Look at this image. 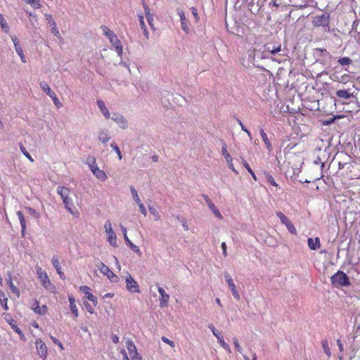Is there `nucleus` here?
<instances>
[{
  "instance_id": "obj_1",
  "label": "nucleus",
  "mask_w": 360,
  "mask_h": 360,
  "mask_svg": "<svg viewBox=\"0 0 360 360\" xmlns=\"http://www.w3.org/2000/svg\"><path fill=\"white\" fill-rule=\"evenodd\" d=\"M330 282L332 285L337 288L348 287L351 285L349 277L341 270H338L330 277Z\"/></svg>"
},
{
  "instance_id": "obj_2",
  "label": "nucleus",
  "mask_w": 360,
  "mask_h": 360,
  "mask_svg": "<svg viewBox=\"0 0 360 360\" xmlns=\"http://www.w3.org/2000/svg\"><path fill=\"white\" fill-rule=\"evenodd\" d=\"M70 190L67 187L64 186H58L57 188V193L61 196L63 202L65 205V207L70 212L73 213L72 210V207L73 206V203L72 200L68 197Z\"/></svg>"
},
{
  "instance_id": "obj_3",
  "label": "nucleus",
  "mask_w": 360,
  "mask_h": 360,
  "mask_svg": "<svg viewBox=\"0 0 360 360\" xmlns=\"http://www.w3.org/2000/svg\"><path fill=\"white\" fill-rule=\"evenodd\" d=\"M330 13L327 12L322 13L313 17L312 24L314 27H329Z\"/></svg>"
},
{
  "instance_id": "obj_4",
  "label": "nucleus",
  "mask_w": 360,
  "mask_h": 360,
  "mask_svg": "<svg viewBox=\"0 0 360 360\" xmlns=\"http://www.w3.org/2000/svg\"><path fill=\"white\" fill-rule=\"evenodd\" d=\"M4 319L11 326V328L19 335L20 340L25 342L27 340L24 333L20 330V328L18 326L16 321L13 319L11 315L10 314H4Z\"/></svg>"
},
{
  "instance_id": "obj_5",
  "label": "nucleus",
  "mask_w": 360,
  "mask_h": 360,
  "mask_svg": "<svg viewBox=\"0 0 360 360\" xmlns=\"http://www.w3.org/2000/svg\"><path fill=\"white\" fill-rule=\"evenodd\" d=\"M98 267L100 269L101 272L102 274H103L104 275H105L112 283H118L119 282V281H120L119 276L117 275H116L115 274H114L109 269V267L107 265H105L104 263L101 262L100 265L99 266L98 265Z\"/></svg>"
},
{
  "instance_id": "obj_6",
  "label": "nucleus",
  "mask_w": 360,
  "mask_h": 360,
  "mask_svg": "<svg viewBox=\"0 0 360 360\" xmlns=\"http://www.w3.org/2000/svg\"><path fill=\"white\" fill-rule=\"evenodd\" d=\"M107 119H111L115 121L121 128L127 129L128 122L122 114H103Z\"/></svg>"
},
{
  "instance_id": "obj_7",
  "label": "nucleus",
  "mask_w": 360,
  "mask_h": 360,
  "mask_svg": "<svg viewBox=\"0 0 360 360\" xmlns=\"http://www.w3.org/2000/svg\"><path fill=\"white\" fill-rule=\"evenodd\" d=\"M221 143V145H222V150H221V152H222V155H224V158L226 159V161L229 165V167L236 174H238V171L234 168L233 167V159L231 156V155L229 154V153L228 152L227 150V146H226V144L225 143V141L224 140H220Z\"/></svg>"
},
{
  "instance_id": "obj_8",
  "label": "nucleus",
  "mask_w": 360,
  "mask_h": 360,
  "mask_svg": "<svg viewBox=\"0 0 360 360\" xmlns=\"http://www.w3.org/2000/svg\"><path fill=\"white\" fill-rule=\"evenodd\" d=\"M127 276L126 277V288L130 292H140L139 285L138 283L131 277V276L127 272Z\"/></svg>"
},
{
  "instance_id": "obj_9",
  "label": "nucleus",
  "mask_w": 360,
  "mask_h": 360,
  "mask_svg": "<svg viewBox=\"0 0 360 360\" xmlns=\"http://www.w3.org/2000/svg\"><path fill=\"white\" fill-rule=\"evenodd\" d=\"M224 277L226 282L228 283L229 288H230L234 298L236 299L237 300H240V295L236 289V287L230 274L228 272L225 271L224 272Z\"/></svg>"
},
{
  "instance_id": "obj_10",
  "label": "nucleus",
  "mask_w": 360,
  "mask_h": 360,
  "mask_svg": "<svg viewBox=\"0 0 360 360\" xmlns=\"http://www.w3.org/2000/svg\"><path fill=\"white\" fill-rule=\"evenodd\" d=\"M105 228L107 234L108 235V240L110 243V244L113 247H117V236L115 233L113 231L112 227H111V223L110 221H108L105 224Z\"/></svg>"
},
{
  "instance_id": "obj_11",
  "label": "nucleus",
  "mask_w": 360,
  "mask_h": 360,
  "mask_svg": "<svg viewBox=\"0 0 360 360\" xmlns=\"http://www.w3.org/2000/svg\"><path fill=\"white\" fill-rule=\"evenodd\" d=\"M277 216L281 219L282 224H285L290 233L296 234L297 231L295 228L293 224L290 221V219L282 212H278L276 213Z\"/></svg>"
},
{
  "instance_id": "obj_12",
  "label": "nucleus",
  "mask_w": 360,
  "mask_h": 360,
  "mask_svg": "<svg viewBox=\"0 0 360 360\" xmlns=\"http://www.w3.org/2000/svg\"><path fill=\"white\" fill-rule=\"evenodd\" d=\"M126 347L128 349L129 354L131 358L134 360L135 359H138L139 360H141L142 358L141 355L138 353L136 345L133 342L132 340H128L126 342Z\"/></svg>"
},
{
  "instance_id": "obj_13",
  "label": "nucleus",
  "mask_w": 360,
  "mask_h": 360,
  "mask_svg": "<svg viewBox=\"0 0 360 360\" xmlns=\"http://www.w3.org/2000/svg\"><path fill=\"white\" fill-rule=\"evenodd\" d=\"M35 345L40 357L44 359H46L47 356V347L45 342L42 340L38 338L36 340Z\"/></svg>"
},
{
  "instance_id": "obj_14",
  "label": "nucleus",
  "mask_w": 360,
  "mask_h": 360,
  "mask_svg": "<svg viewBox=\"0 0 360 360\" xmlns=\"http://www.w3.org/2000/svg\"><path fill=\"white\" fill-rule=\"evenodd\" d=\"M333 116L328 119H320L318 122L321 123V125L328 126L334 123H337L340 119H344L343 114H333Z\"/></svg>"
},
{
  "instance_id": "obj_15",
  "label": "nucleus",
  "mask_w": 360,
  "mask_h": 360,
  "mask_svg": "<svg viewBox=\"0 0 360 360\" xmlns=\"http://www.w3.org/2000/svg\"><path fill=\"white\" fill-rule=\"evenodd\" d=\"M79 290L84 293L86 295V297L91 302H92L94 306H96L98 302H97V297L94 296L91 293V289L87 286V285H82L79 287Z\"/></svg>"
},
{
  "instance_id": "obj_16",
  "label": "nucleus",
  "mask_w": 360,
  "mask_h": 360,
  "mask_svg": "<svg viewBox=\"0 0 360 360\" xmlns=\"http://www.w3.org/2000/svg\"><path fill=\"white\" fill-rule=\"evenodd\" d=\"M202 197L205 201L207 202L209 208L212 211L214 216L220 219L222 218V216L219 210L217 209L215 205L211 201L210 198L207 195H202Z\"/></svg>"
},
{
  "instance_id": "obj_17",
  "label": "nucleus",
  "mask_w": 360,
  "mask_h": 360,
  "mask_svg": "<svg viewBox=\"0 0 360 360\" xmlns=\"http://www.w3.org/2000/svg\"><path fill=\"white\" fill-rule=\"evenodd\" d=\"M158 290L161 295V298L160 300V306L161 307H167L168 305L169 295L165 292L164 288L162 287H158Z\"/></svg>"
},
{
  "instance_id": "obj_18",
  "label": "nucleus",
  "mask_w": 360,
  "mask_h": 360,
  "mask_svg": "<svg viewBox=\"0 0 360 360\" xmlns=\"http://www.w3.org/2000/svg\"><path fill=\"white\" fill-rule=\"evenodd\" d=\"M51 262L60 278L63 280H65V276L61 270V266L60 265L59 259L57 255H55L52 257Z\"/></svg>"
},
{
  "instance_id": "obj_19",
  "label": "nucleus",
  "mask_w": 360,
  "mask_h": 360,
  "mask_svg": "<svg viewBox=\"0 0 360 360\" xmlns=\"http://www.w3.org/2000/svg\"><path fill=\"white\" fill-rule=\"evenodd\" d=\"M283 119V122H288L289 125H292V123L294 124H299L300 123L297 121L299 120V117L303 116L305 114H298V117L295 116L294 114H282Z\"/></svg>"
},
{
  "instance_id": "obj_20",
  "label": "nucleus",
  "mask_w": 360,
  "mask_h": 360,
  "mask_svg": "<svg viewBox=\"0 0 360 360\" xmlns=\"http://www.w3.org/2000/svg\"><path fill=\"white\" fill-rule=\"evenodd\" d=\"M110 41L115 46L118 56L120 58H122V53H123L122 45L121 44V41L117 37V35H115L113 38H111Z\"/></svg>"
},
{
  "instance_id": "obj_21",
  "label": "nucleus",
  "mask_w": 360,
  "mask_h": 360,
  "mask_svg": "<svg viewBox=\"0 0 360 360\" xmlns=\"http://www.w3.org/2000/svg\"><path fill=\"white\" fill-rule=\"evenodd\" d=\"M46 19L48 21V22L50 24L51 27V32L56 37L60 38V34L59 33V31L56 27V23L55 20L53 19L52 16L49 14L45 15Z\"/></svg>"
},
{
  "instance_id": "obj_22",
  "label": "nucleus",
  "mask_w": 360,
  "mask_h": 360,
  "mask_svg": "<svg viewBox=\"0 0 360 360\" xmlns=\"http://www.w3.org/2000/svg\"><path fill=\"white\" fill-rule=\"evenodd\" d=\"M32 309L37 314L44 315L45 313H46L48 308H47L46 305H45V304L40 307L39 302L37 300H35L34 304L32 307Z\"/></svg>"
},
{
  "instance_id": "obj_23",
  "label": "nucleus",
  "mask_w": 360,
  "mask_h": 360,
  "mask_svg": "<svg viewBox=\"0 0 360 360\" xmlns=\"http://www.w3.org/2000/svg\"><path fill=\"white\" fill-rule=\"evenodd\" d=\"M307 244L309 249L311 250H316L321 247L320 239L319 237H316L315 238H309L307 239Z\"/></svg>"
},
{
  "instance_id": "obj_24",
  "label": "nucleus",
  "mask_w": 360,
  "mask_h": 360,
  "mask_svg": "<svg viewBox=\"0 0 360 360\" xmlns=\"http://www.w3.org/2000/svg\"><path fill=\"white\" fill-rule=\"evenodd\" d=\"M177 13H178V15H179L180 19H181L182 30L185 32L188 33L189 32V29H188V27L187 26V24H186V16H185V14H184V11L182 10L178 9L177 10Z\"/></svg>"
},
{
  "instance_id": "obj_25",
  "label": "nucleus",
  "mask_w": 360,
  "mask_h": 360,
  "mask_svg": "<svg viewBox=\"0 0 360 360\" xmlns=\"http://www.w3.org/2000/svg\"><path fill=\"white\" fill-rule=\"evenodd\" d=\"M259 133H260V135L262 136L263 141L264 142V143L266 145V148L269 151H271L273 149L272 145H271L270 141L269 140L266 134L264 132V131L262 128L259 129Z\"/></svg>"
},
{
  "instance_id": "obj_26",
  "label": "nucleus",
  "mask_w": 360,
  "mask_h": 360,
  "mask_svg": "<svg viewBox=\"0 0 360 360\" xmlns=\"http://www.w3.org/2000/svg\"><path fill=\"white\" fill-rule=\"evenodd\" d=\"M124 239L126 245L129 247L134 252H136L139 257L141 256L142 253L139 249V248L134 245L128 237H126Z\"/></svg>"
},
{
  "instance_id": "obj_27",
  "label": "nucleus",
  "mask_w": 360,
  "mask_h": 360,
  "mask_svg": "<svg viewBox=\"0 0 360 360\" xmlns=\"http://www.w3.org/2000/svg\"><path fill=\"white\" fill-rule=\"evenodd\" d=\"M98 139L102 143H106L110 139V136L108 133V130L106 129H102L98 135Z\"/></svg>"
},
{
  "instance_id": "obj_28",
  "label": "nucleus",
  "mask_w": 360,
  "mask_h": 360,
  "mask_svg": "<svg viewBox=\"0 0 360 360\" xmlns=\"http://www.w3.org/2000/svg\"><path fill=\"white\" fill-rule=\"evenodd\" d=\"M17 215H18V217L19 219V221H20V223L21 225V228H22L21 232H22V236H23L25 235V232L26 227H27L26 226V220H25V218L21 211H18Z\"/></svg>"
},
{
  "instance_id": "obj_29",
  "label": "nucleus",
  "mask_w": 360,
  "mask_h": 360,
  "mask_svg": "<svg viewBox=\"0 0 360 360\" xmlns=\"http://www.w3.org/2000/svg\"><path fill=\"white\" fill-rule=\"evenodd\" d=\"M143 8H144L147 21H148V24L151 26V27H153V16L150 13L149 7L147 6V4L146 3H143Z\"/></svg>"
},
{
  "instance_id": "obj_30",
  "label": "nucleus",
  "mask_w": 360,
  "mask_h": 360,
  "mask_svg": "<svg viewBox=\"0 0 360 360\" xmlns=\"http://www.w3.org/2000/svg\"><path fill=\"white\" fill-rule=\"evenodd\" d=\"M7 275H8V278H6V281H7V283H8V285H9V288H10L11 290L13 293H15V294H16L18 296H19V295H20V291H19V290L17 288V287H16V286H15V285H14V284L13 283L11 273H10V272H8V273L7 274Z\"/></svg>"
},
{
  "instance_id": "obj_31",
  "label": "nucleus",
  "mask_w": 360,
  "mask_h": 360,
  "mask_svg": "<svg viewBox=\"0 0 360 360\" xmlns=\"http://www.w3.org/2000/svg\"><path fill=\"white\" fill-rule=\"evenodd\" d=\"M336 96L342 99H349L352 96V93L350 92L349 89L347 90H338L336 92Z\"/></svg>"
},
{
  "instance_id": "obj_32",
  "label": "nucleus",
  "mask_w": 360,
  "mask_h": 360,
  "mask_svg": "<svg viewBox=\"0 0 360 360\" xmlns=\"http://www.w3.org/2000/svg\"><path fill=\"white\" fill-rule=\"evenodd\" d=\"M39 85L41 89L50 97L55 96V93L51 89V88L46 82H41Z\"/></svg>"
},
{
  "instance_id": "obj_33",
  "label": "nucleus",
  "mask_w": 360,
  "mask_h": 360,
  "mask_svg": "<svg viewBox=\"0 0 360 360\" xmlns=\"http://www.w3.org/2000/svg\"><path fill=\"white\" fill-rule=\"evenodd\" d=\"M37 274L42 285H45V284L49 283V281H50L46 273L44 271L42 272L41 269L37 270Z\"/></svg>"
},
{
  "instance_id": "obj_34",
  "label": "nucleus",
  "mask_w": 360,
  "mask_h": 360,
  "mask_svg": "<svg viewBox=\"0 0 360 360\" xmlns=\"http://www.w3.org/2000/svg\"><path fill=\"white\" fill-rule=\"evenodd\" d=\"M92 172L96 176V177L100 180L104 181L107 178L105 172L100 169L98 167L94 168Z\"/></svg>"
},
{
  "instance_id": "obj_35",
  "label": "nucleus",
  "mask_w": 360,
  "mask_h": 360,
  "mask_svg": "<svg viewBox=\"0 0 360 360\" xmlns=\"http://www.w3.org/2000/svg\"><path fill=\"white\" fill-rule=\"evenodd\" d=\"M86 164L89 165L91 172L94 168H97V164L96 161V158L94 156L89 155L86 158Z\"/></svg>"
},
{
  "instance_id": "obj_36",
  "label": "nucleus",
  "mask_w": 360,
  "mask_h": 360,
  "mask_svg": "<svg viewBox=\"0 0 360 360\" xmlns=\"http://www.w3.org/2000/svg\"><path fill=\"white\" fill-rule=\"evenodd\" d=\"M0 25L1 29L6 32H8L9 31V26L8 23L6 22L5 18H4L3 15L0 13Z\"/></svg>"
},
{
  "instance_id": "obj_37",
  "label": "nucleus",
  "mask_w": 360,
  "mask_h": 360,
  "mask_svg": "<svg viewBox=\"0 0 360 360\" xmlns=\"http://www.w3.org/2000/svg\"><path fill=\"white\" fill-rule=\"evenodd\" d=\"M240 159L242 160V163L243 165V166L245 167V169L248 171V172L251 174V176H252V178L255 179V180H257V177H256V175L254 173V172L252 170V169L250 168L249 164L246 162V160L240 157Z\"/></svg>"
},
{
  "instance_id": "obj_38",
  "label": "nucleus",
  "mask_w": 360,
  "mask_h": 360,
  "mask_svg": "<svg viewBox=\"0 0 360 360\" xmlns=\"http://www.w3.org/2000/svg\"><path fill=\"white\" fill-rule=\"evenodd\" d=\"M102 30L103 31V34L110 40L111 38H113L115 34L106 26H103Z\"/></svg>"
},
{
  "instance_id": "obj_39",
  "label": "nucleus",
  "mask_w": 360,
  "mask_h": 360,
  "mask_svg": "<svg viewBox=\"0 0 360 360\" xmlns=\"http://www.w3.org/2000/svg\"><path fill=\"white\" fill-rule=\"evenodd\" d=\"M15 51L16 53L18 54V56L20 57L23 63H25L26 60L25 59V56L23 54V51H22V47L20 46V44H15Z\"/></svg>"
},
{
  "instance_id": "obj_40",
  "label": "nucleus",
  "mask_w": 360,
  "mask_h": 360,
  "mask_svg": "<svg viewBox=\"0 0 360 360\" xmlns=\"http://www.w3.org/2000/svg\"><path fill=\"white\" fill-rule=\"evenodd\" d=\"M338 63L341 65H348L352 63V60L349 57H343L338 60Z\"/></svg>"
},
{
  "instance_id": "obj_41",
  "label": "nucleus",
  "mask_w": 360,
  "mask_h": 360,
  "mask_svg": "<svg viewBox=\"0 0 360 360\" xmlns=\"http://www.w3.org/2000/svg\"><path fill=\"white\" fill-rule=\"evenodd\" d=\"M266 50L269 51L272 54H276L281 51V45L278 46L277 47L273 46L272 48H271L269 45H266Z\"/></svg>"
},
{
  "instance_id": "obj_42",
  "label": "nucleus",
  "mask_w": 360,
  "mask_h": 360,
  "mask_svg": "<svg viewBox=\"0 0 360 360\" xmlns=\"http://www.w3.org/2000/svg\"><path fill=\"white\" fill-rule=\"evenodd\" d=\"M25 210L27 211V212L32 215V217H34L35 219H38L40 217V214L39 212H37L36 210L32 208V207H25Z\"/></svg>"
},
{
  "instance_id": "obj_43",
  "label": "nucleus",
  "mask_w": 360,
  "mask_h": 360,
  "mask_svg": "<svg viewBox=\"0 0 360 360\" xmlns=\"http://www.w3.org/2000/svg\"><path fill=\"white\" fill-rule=\"evenodd\" d=\"M264 176L267 180V181L272 186H276L277 187L278 186V184H276V182L274 181V179L273 178V176L269 173V172H265L264 173Z\"/></svg>"
},
{
  "instance_id": "obj_44",
  "label": "nucleus",
  "mask_w": 360,
  "mask_h": 360,
  "mask_svg": "<svg viewBox=\"0 0 360 360\" xmlns=\"http://www.w3.org/2000/svg\"><path fill=\"white\" fill-rule=\"evenodd\" d=\"M321 344H322V347H323L324 352L327 354L328 356H330L331 355V352H330V348L328 347V341L326 340H323Z\"/></svg>"
},
{
  "instance_id": "obj_45",
  "label": "nucleus",
  "mask_w": 360,
  "mask_h": 360,
  "mask_svg": "<svg viewBox=\"0 0 360 360\" xmlns=\"http://www.w3.org/2000/svg\"><path fill=\"white\" fill-rule=\"evenodd\" d=\"M130 191L135 202L136 203H139L141 202V200L139 198L137 191H136L135 188L133 186H130Z\"/></svg>"
},
{
  "instance_id": "obj_46",
  "label": "nucleus",
  "mask_w": 360,
  "mask_h": 360,
  "mask_svg": "<svg viewBox=\"0 0 360 360\" xmlns=\"http://www.w3.org/2000/svg\"><path fill=\"white\" fill-rule=\"evenodd\" d=\"M110 147L116 152V153L118 155L119 160H122V153H121V150H120L119 147L117 146V145L115 142H113L110 144Z\"/></svg>"
},
{
  "instance_id": "obj_47",
  "label": "nucleus",
  "mask_w": 360,
  "mask_h": 360,
  "mask_svg": "<svg viewBox=\"0 0 360 360\" xmlns=\"http://www.w3.org/2000/svg\"><path fill=\"white\" fill-rule=\"evenodd\" d=\"M20 148L21 152L23 153V155L25 157H27L30 161H32V162L34 161V160L32 159V156L27 152V150H26V148L22 144H20Z\"/></svg>"
},
{
  "instance_id": "obj_48",
  "label": "nucleus",
  "mask_w": 360,
  "mask_h": 360,
  "mask_svg": "<svg viewBox=\"0 0 360 360\" xmlns=\"http://www.w3.org/2000/svg\"><path fill=\"white\" fill-rule=\"evenodd\" d=\"M350 80V76L347 74H345L340 77L338 79H335L340 83L345 84Z\"/></svg>"
},
{
  "instance_id": "obj_49",
  "label": "nucleus",
  "mask_w": 360,
  "mask_h": 360,
  "mask_svg": "<svg viewBox=\"0 0 360 360\" xmlns=\"http://www.w3.org/2000/svg\"><path fill=\"white\" fill-rule=\"evenodd\" d=\"M344 119H341L342 121L340 123L337 122L338 125H343L344 127H347L351 121V119L347 116L343 114Z\"/></svg>"
},
{
  "instance_id": "obj_50",
  "label": "nucleus",
  "mask_w": 360,
  "mask_h": 360,
  "mask_svg": "<svg viewBox=\"0 0 360 360\" xmlns=\"http://www.w3.org/2000/svg\"><path fill=\"white\" fill-rule=\"evenodd\" d=\"M97 104L101 112H108V110L105 107V103L103 101H98Z\"/></svg>"
},
{
  "instance_id": "obj_51",
  "label": "nucleus",
  "mask_w": 360,
  "mask_h": 360,
  "mask_svg": "<svg viewBox=\"0 0 360 360\" xmlns=\"http://www.w3.org/2000/svg\"><path fill=\"white\" fill-rule=\"evenodd\" d=\"M208 328H209L210 329H211V330H212V332L213 335H214L217 338H218L219 336H221V333H220L219 331H218V330L214 328V326L212 324H210V325L208 326Z\"/></svg>"
},
{
  "instance_id": "obj_52",
  "label": "nucleus",
  "mask_w": 360,
  "mask_h": 360,
  "mask_svg": "<svg viewBox=\"0 0 360 360\" xmlns=\"http://www.w3.org/2000/svg\"><path fill=\"white\" fill-rule=\"evenodd\" d=\"M43 287L51 292H53L56 289L54 285L52 284L50 281L49 283H46L45 285H43Z\"/></svg>"
},
{
  "instance_id": "obj_53",
  "label": "nucleus",
  "mask_w": 360,
  "mask_h": 360,
  "mask_svg": "<svg viewBox=\"0 0 360 360\" xmlns=\"http://www.w3.org/2000/svg\"><path fill=\"white\" fill-rule=\"evenodd\" d=\"M27 4H30L34 8H38L41 6L39 0H28Z\"/></svg>"
},
{
  "instance_id": "obj_54",
  "label": "nucleus",
  "mask_w": 360,
  "mask_h": 360,
  "mask_svg": "<svg viewBox=\"0 0 360 360\" xmlns=\"http://www.w3.org/2000/svg\"><path fill=\"white\" fill-rule=\"evenodd\" d=\"M50 338L55 345H58L61 349H64L63 344L57 338L51 335Z\"/></svg>"
},
{
  "instance_id": "obj_55",
  "label": "nucleus",
  "mask_w": 360,
  "mask_h": 360,
  "mask_svg": "<svg viewBox=\"0 0 360 360\" xmlns=\"http://www.w3.org/2000/svg\"><path fill=\"white\" fill-rule=\"evenodd\" d=\"M233 344H234V345H235V347H236V350H237L238 352H239L240 353H241L243 349H242V347L240 346V345H239V343H238V339H237V338H234L233 339Z\"/></svg>"
},
{
  "instance_id": "obj_56",
  "label": "nucleus",
  "mask_w": 360,
  "mask_h": 360,
  "mask_svg": "<svg viewBox=\"0 0 360 360\" xmlns=\"http://www.w3.org/2000/svg\"><path fill=\"white\" fill-rule=\"evenodd\" d=\"M84 305L88 312L93 314L94 312L91 305L88 302H84Z\"/></svg>"
},
{
  "instance_id": "obj_57",
  "label": "nucleus",
  "mask_w": 360,
  "mask_h": 360,
  "mask_svg": "<svg viewBox=\"0 0 360 360\" xmlns=\"http://www.w3.org/2000/svg\"><path fill=\"white\" fill-rule=\"evenodd\" d=\"M0 302H1L2 307L4 309V310L7 311L8 309V307L7 304L8 298L4 297V299H1V301Z\"/></svg>"
},
{
  "instance_id": "obj_58",
  "label": "nucleus",
  "mask_w": 360,
  "mask_h": 360,
  "mask_svg": "<svg viewBox=\"0 0 360 360\" xmlns=\"http://www.w3.org/2000/svg\"><path fill=\"white\" fill-rule=\"evenodd\" d=\"M70 310H71L72 313L74 314L75 317H77L78 316V310H77L76 304L70 305Z\"/></svg>"
},
{
  "instance_id": "obj_59",
  "label": "nucleus",
  "mask_w": 360,
  "mask_h": 360,
  "mask_svg": "<svg viewBox=\"0 0 360 360\" xmlns=\"http://www.w3.org/2000/svg\"><path fill=\"white\" fill-rule=\"evenodd\" d=\"M237 121L238 122V124H240V126L241 127V129L246 132L248 134V135L251 138V134L250 132L247 129V128L243 125V124L242 123V122L239 120V119H237Z\"/></svg>"
},
{
  "instance_id": "obj_60",
  "label": "nucleus",
  "mask_w": 360,
  "mask_h": 360,
  "mask_svg": "<svg viewBox=\"0 0 360 360\" xmlns=\"http://www.w3.org/2000/svg\"><path fill=\"white\" fill-rule=\"evenodd\" d=\"M139 207V209H140V211L143 214V215H146L147 214V211H146V207H144L143 204L141 202V201L139 202V203H137Z\"/></svg>"
},
{
  "instance_id": "obj_61",
  "label": "nucleus",
  "mask_w": 360,
  "mask_h": 360,
  "mask_svg": "<svg viewBox=\"0 0 360 360\" xmlns=\"http://www.w3.org/2000/svg\"><path fill=\"white\" fill-rule=\"evenodd\" d=\"M162 340L164 342L170 345L172 347H174V342L173 341L170 340L169 339H168L167 338L163 336V337H162Z\"/></svg>"
},
{
  "instance_id": "obj_62",
  "label": "nucleus",
  "mask_w": 360,
  "mask_h": 360,
  "mask_svg": "<svg viewBox=\"0 0 360 360\" xmlns=\"http://www.w3.org/2000/svg\"><path fill=\"white\" fill-rule=\"evenodd\" d=\"M139 22H140L141 28V29L146 28V24L144 22V20H143V16L142 15H139Z\"/></svg>"
},
{
  "instance_id": "obj_63",
  "label": "nucleus",
  "mask_w": 360,
  "mask_h": 360,
  "mask_svg": "<svg viewBox=\"0 0 360 360\" xmlns=\"http://www.w3.org/2000/svg\"><path fill=\"white\" fill-rule=\"evenodd\" d=\"M191 10L192 14H193V17L195 18L196 22H198L199 17H198V15L197 9L195 8H194V7H192L191 8Z\"/></svg>"
},
{
  "instance_id": "obj_64",
  "label": "nucleus",
  "mask_w": 360,
  "mask_h": 360,
  "mask_svg": "<svg viewBox=\"0 0 360 360\" xmlns=\"http://www.w3.org/2000/svg\"><path fill=\"white\" fill-rule=\"evenodd\" d=\"M217 340H218V342L219 343V345H220L222 347H225V346L227 345V343H226V342H225V341H224V338H223V336H222V335L219 336V337L217 338Z\"/></svg>"
}]
</instances>
